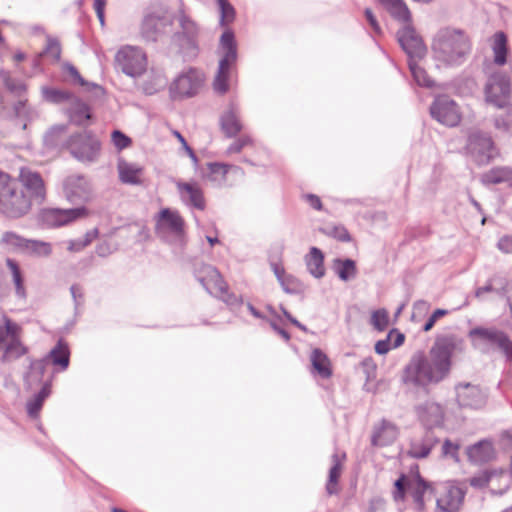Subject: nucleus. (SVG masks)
I'll use <instances>...</instances> for the list:
<instances>
[{"label":"nucleus","mask_w":512,"mask_h":512,"mask_svg":"<svg viewBox=\"0 0 512 512\" xmlns=\"http://www.w3.org/2000/svg\"><path fill=\"white\" fill-rule=\"evenodd\" d=\"M463 350L464 341L458 336H438L429 351V356L423 352L413 354L403 371V382L423 387L441 382L450 372L453 355Z\"/></svg>","instance_id":"obj_1"},{"label":"nucleus","mask_w":512,"mask_h":512,"mask_svg":"<svg viewBox=\"0 0 512 512\" xmlns=\"http://www.w3.org/2000/svg\"><path fill=\"white\" fill-rule=\"evenodd\" d=\"M431 48L433 58L438 65L458 67L467 60L472 44L464 30L443 27L434 35Z\"/></svg>","instance_id":"obj_2"},{"label":"nucleus","mask_w":512,"mask_h":512,"mask_svg":"<svg viewBox=\"0 0 512 512\" xmlns=\"http://www.w3.org/2000/svg\"><path fill=\"white\" fill-rule=\"evenodd\" d=\"M31 204L17 179L0 171V213L9 218H19L28 213Z\"/></svg>","instance_id":"obj_3"},{"label":"nucleus","mask_w":512,"mask_h":512,"mask_svg":"<svg viewBox=\"0 0 512 512\" xmlns=\"http://www.w3.org/2000/svg\"><path fill=\"white\" fill-rule=\"evenodd\" d=\"M221 58L214 78L213 87L218 94H225L229 90V81L238 59L237 44L232 30H225L219 43Z\"/></svg>","instance_id":"obj_4"},{"label":"nucleus","mask_w":512,"mask_h":512,"mask_svg":"<svg viewBox=\"0 0 512 512\" xmlns=\"http://www.w3.org/2000/svg\"><path fill=\"white\" fill-rule=\"evenodd\" d=\"M155 234L177 248L186 244L185 221L177 210L163 208L155 216Z\"/></svg>","instance_id":"obj_5"},{"label":"nucleus","mask_w":512,"mask_h":512,"mask_svg":"<svg viewBox=\"0 0 512 512\" xmlns=\"http://www.w3.org/2000/svg\"><path fill=\"white\" fill-rule=\"evenodd\" d=\"M474 348L482 353H488L491 348L499 349L512 362V341L502 330L495 327H475L469 331Z\"/></svg>","instance_id":"obj_6"},{"label":"nucleus","mask_w":512,"mask_h":512,"mask_svg":"<svg viewBox=\"0 0 512 512\" xmlns=\"http://www.w3.org/2000/svg\"><path fill=\"white\" fill-rule=\"evenodd\" d=\"M196 277L209 294L220 298L227 305L234 306L241 302L235 294L229 293L227 283L215 267L204 265Z\"/></svg>","instance_id":"obj_7"},{"label":"nucleus","mask_w":512,"mask_h":512,"mask_svg":"<svg viewBox=\"0 0 512 512\" xmlns=\"http://www.w3.org/2000/svg\"><path fill=\"white\" fill-rule=\"evenodd\" d=\"M177 20L180 29L174 33L172 41L185 56L195 57L198 53V26L183 11L179 13Z\"/></svg>","instance_id":"obj_8"},{"label":"nucleus","mask_w":512,"mask_h":512,"mask_svg":"<svg viewBox=\"0 0 512 512\" xmlns=\"http://www.w3.org/2000/svg\"><path fill=\"white\" fill-rule=\"evenodd\" d=\"M117 69L131 78L140 77L147 69V57L144 51L135 46H124L115 55Z\"/></svg>","instance_id":"obj_9"},{"label":"nucleus","mask_w":512,"mask_h":512,"mask_svg":"<svg viewBox=\"0 0 512 512\" xmlns=\"http://www.w3.org/2000/svg\"><path fill=\"white\" fill-rule=\"evenodd\" d=\"M21 327L12 322L10 319L5 318L4 326H0V346L5 343L4 352L1 357L2 362H9L16 360L28 352L26 346L20 340Z\"/></svg>","instance_id":"obj_10"},{"label":"nucleus","mask_w":512,"mask_h":512,"mask_svg":"<svg viewBox=\"0 0 512 512\" xmlns=\"http://www.w3.org/2000/svg\"><path fill=\"white\" fill-rule=\"evenodd\" d=\"M466 151L478 165L488 164L497 153L491 136L481 131L472 132L468 136Z\"/></svg>","instance_id":"obj_11"},{"label":"nucleus","mask_w":512,"mask_h":512,"mask_svg":"<svg viewBox=\"0 0 512 512\" xmlns=\"http://www.w3.org/2000/svg\"><path fill=\"white\" fill-rule=\"evenodd\" d=\"M71 154L81 161L93 162L100 151V141L91 131H83L72 135L68 140Z\"/></svg>","instance_id":"obj_12"},{"label":"nucleus","mask_w":512,"mask_h":512,"mask_svg":"<svg viewBox=\"0 0 512 512\" xmlns=\"http://www.w3.org/2000/svg\"><path fill=\"white\" fill-rule=\"evenodd\" d=\"M510 95V78L502 72L493 73L485 85L486 101L497 108H502L509 102Z\"/></svg>","instance_id":"obj_13"},{"label":"nucleus","mask_w":512,"mask_h":512,"mask_svg":"<svg viewBox=\"0 0 512 512\" xmlns=\"http://www.w3.org/2000/svg\"><path fill=\"white\" fill-rule=\"evenodd\" d=\"M469 483L472 487L482 489L485 486H489L490 491L493 494L502 495L504 494L511 484L510 475L508 472L500 471H481L478 474L472 476L469 479Z\"/></svg>","instance_id":"obj_14"},{"label":"nucleus","mask_w":512,"mask_h":512,"mask_svg":"<svg viewBox=\"0 0 512 512\" xmlns=\"http://www.w3.org/2000/svg\"><path fill=\"white\" fill-rule=\"evenodd\" d=\"M430 114L437 122L455 127L461 120V113L456 102L446 95L438 96L430 106Z\"/></svg>","instance_id":"obj_15"},{"label":"nucleus","mask_w":512,"mask_h":512,"mask_svg":"<svg viewBox=\"0 0 512 512\" xmlns=\"http://www.w3.org/2000/svg\"><path fill=\"white\" fill-rule=\"evenodd\" d=\"M65 198L72 204L83 206L92 197V188L88 179L82 175L68 176L63 182Z\"/></svg>","instance_id":"obj_16"},{"label":"nucleus","mask_w":512,"mask_h":512,"mask_svg":"<svg viewBox=\"0 0 512 512\" xmlns=\"http://www.w3.org/2000/svg\"><path fill=\"white\" fill-rule=\"evenodd\" d=\"M88 215L89 211L85 206L70 209L52 208L43 211L42 220L49 226L60 227L85 218Z\"/></svg>","instance_id":"obj_17"},{"label":"nucleus","mask_w":512,"mask_h":512,"mask_svg":"<svg viewBox=\"0 0 512 512\" xmlns=\"http://www.w3.org/2000/svg\"><path fill=\"white\" fill-rule=\"evenodd\" d=\"M203 75L197 69L190 68L180 74L171 86V92L180 97H192L201 88Z\"/></svg>","instance_id":"obj_18"},{"label":"nucleus","mask_w":512,"mask_h":512,"mask_svg":"<svg viewBox=\"0 0 512 512\" xmlns=\"http://www.w3.org/2000/svg\"><path fill=\"white\" fill-rule=\"evenodd\" d=\"M398 42L407 54L408 60L421 59L425 56L427 48L416 31L411 27H404L397 33Z\"/></svg>","instance_id":"obj_19"},{"label":"nucleus","mask_w":512,"mask_h":512,"mask_svg":"<svg viewBox=\"0 0 512 512\" xmlns=\"http://www.w3.org/2000/svg\"><path fill=\"white\" fill-rule=\"evenodd\" d=\"M20 187L28 191V197L32 201L42 203L46 196L44 181L38 172H34L29 168H21L19 173Z\"/></svg>","instance_id":"obj_20"},{"label":"nucleus","mask_w":512,"mask_h":512,"mask_svg":"<svg viewBox=\"0 0 512 512\" xmlns=\"http://www.w3.org/2000/svg\"><path fill=\"white\" fill-rule=\"evenodd\" d=\"M440 442L434 430L426 429L422 434L411 438L408 455L414 459L427 458L431 450Z\"/></svg>","instance_id":"obj_21"},{"label":"nucleus","mask_w":512,"mask_h":512,"mask_svg":"<svg viewBox=\"0 0 512 512\" xmlns=\"http://www.w3.org/2000/svg\"><path fill=\"white\" fill-rule=\"evenodd\" d=\"M457 402L460 407L479 409L486 403V394L477 385L470 383L456 386Z\"/></svg>","instance_id":"obj_22"},{"label":"nucleus","mask_w":512,"mask_h":512,"mask_svg":"<svg viewBox=\"0 0 512 512\" xmlns=\"http://www.w3.org/2000/svg\"><path fill=\"white\" fill-rule=\"evenodd\" d=\"M465 492L453 485H445L437 498V508L442 512H458L463 503Z\"/></svg>","instance_id":"obj_23"},{"label":"nucleus","mask_w":512,"mask_h":512,"mask_svg":"<svg viewBox=\"0 0 512 512\" xmlns=\"http://www.w3.org/2000/svg\"><path fill=\"white\" fill-rule=\"evenodd\" d=\"M417 415L426 429L433 430L443 424V408L435 402H425L417 407Z\"/></svg>","instance_id":"obj_24"},{"label":"nucleus","mask_w":512,"mask_h":512,"mask_svg":"<svg viewBox=\"0 0 512 512\" xmlns=\"http://www.w3.org/2000/svg\"><path fill=\"white\" fill-rule=\"evenodd\" d=\"M171 23V19L166 16L149 14L142 22L141 33L146 40L154 42L165 32V27Z\"/></svg>","instance_id":"obj_25"},{"label":"nucleus","mask_w":512,"mask_h":512,"mask_svg":"<svg viewBox=\"0 0 512 512\" xmlns=\"http://www.w3.org/2000/svg\"><path fill=\"white\" fill-rule=\"evenodd\" d=\"M177 189L181 200L187 206L204 210L206 203L202 189L196 183L178 182Z\"/></svg>","instance_id":"obj_26"},{"label":"nucleus","mask_w":512,"mask_h":512,"mask_svg":"<svg viewBox=\"0 0 512 512\" xmlns=\"http://www.w3.org/2000/svg\"><path fill=\"white\" fill-rule=\"evenodd\" d=\"M397 436V427L387 420H382L379 425L374 427L371 443L374 446H387L392 444Z\"/></svg>","instance_id":"obj_27"},{"label":"nucleus","mask_w":512,"mask_h":512,"mask_svg":"<svg viewBox=\"0 0 512 512\" xmlns=\"http://www.w3.org/2000/svg\"><path fill=\"white\" fill-rule=\"evenodd\" d=\"M220 124L223 132L229 138L236 136L242 129L237 106L231 103L222 114Z\"/></svg>","instance_id":"obj_28"},{"label":"nucleus","mask_w":512,"mask_h":512,"mask_svg":"<svg viewBox=\"0 0 512 512\" xmlns=\"http://www.w3.org/2000/svg\"><path fill=\"white\" fill-rule=\"evenodd\" d=\"M345 458V453H342V455H340L337 451L333 453L331 457L332 466L329 470L328 480L325 486L326 493L329 496L337 495L339 493L338 480L343 469L342 461Z\"/></svg>","instance_id":"obj_29"},{"label":"nucleus","mask_w":512,"mask_h":512,"mask_svg":"<svg viewBox=\"0 0 512 512\" xmlns=\"http://www.w3.org/2000/svg\"><path fill=\"white\" fill-rule=\"evenodd\" d=\"M67 114L70 121L78 126H86L91 119L88 105L76 96L70 101Z\"/></svg>","instance_id":"obj_30"},{"label":"nucleus","mask_w":512,"mask_h":512,"mask_svg":"<svg viewBox=\"0 0 512 512\" xmlns=\"http://www.w3.org/2000/svg\"><path fill=\"white\" fill-rule=\"evenodd\" d=\"M467 456L473 463H485L493 458L494 449L489 441H479L467 448Z\"/></svg>","instance_id":"obj_31"},{"label":"nucleus","mask_w":512,"mask_h":512,"mask_svg":"<svg viewBox=\"0 0 512 512\" xmlns=\"http://www.w3.org/2000/svg\"><path fill=\"white\" fill-rule=\"evenodd\" d=\"M305 264L308 272L316 279H321L325 275L324 254L317 247H311L309 253L305 256Z\"/></svg>","instance_id":"obj_32"},{"label":"nucleus","mask_w":512,"mask_h":512,"mask_svg":"<svg viewBox=\"0 0 512 512\" xmlns=\"http://www.w3.org/2000/svg\"><path fill=\"white\" fill-rule=\"evenodd\" d=\"M45 358H47L48 363L51 362L54 366H59L61 370L67 369L70 361V351L67 343L60 339Z\"/></svg>","instance_id":"obj_33"},{"label":"nucleus","mask_w":512,"mask_h":512,"mask_svg":"<svg viewBox=\"0 0 512 512\" xmlns=\"http://www.w3.org/2000/svg\"><path fill=\"white\" fill-rule=\"evenodd\" d=\"M118 172L121 182L131 185L141 184L140 176L142 175L143 169L139 165L120 161L118 163Z\"/></svg>","instance_id":"obj_34"},{"label":"nucleus","mask_w":512,"mask_h":512,"mask_svg":"<svg viewBox=\"0 0 512 512\" xmlns=\"http://www.w3.org/2000/svg\"><path fill=\"white\" fill-rule=\"evenodd\" d=\"M333 270L340 280L347 282L357 275L356 262L353 259L336 258L333 261Z\"/></svg>","instance_id":"obj_35"},{"label":"nucleus","mask_w":512,"mask_h":512,"mask_svg":"<svg viewBox=\"0 0 512 512\" xmlns=\"http://www.w3.org/2000/svg\"><path fill=\"white\" fill-rule=\"evenodd\" d=\"M310 361L313 369L317 372V374L326 379L332 375V370L330 368V361L327 355L319 348H315L312 350L310 355Z\"/></svg>","instance_id":"obj_36"},{"label":"nucleus","mask_w":512,"mask_h":512,"mask_svg":"<svg viewBox=\"0 0 512 512\" xmlns=\"http://www.w3.org/2000/svg\"><path fill=\"white\" fill-rule=\"evenodd\" d=\"M51 393V385L45 382L38 393L27 401L26 409L31 418H37L40 410L42 409L44 401Z\"/></svg>","instance_id":"obj_37"},{"label":"nucleus","mask_w":512,"mask_h":512,"mask_svg":"<svg viewBox=\"0 0 512 512\" xmlns=\"http://www.w3.org/2000/svg\"><path fill=\"white\" fill-rule=\"evenodd\" d=\"M63 69L64 71H66L73 79L75 82H77L80 86L82 87H85L87 91H90V92H93L94 93V96L97 97V98H100L102 96H104L105 94V90L102 86L96 84V83H93V82H88L86 81L81 75L80 73L78 72L77 68L70 64V63H65L63 65Z\"/></svg>","instance_id":"obj_38"},{"label":"nucleus","mask_w":512,"mask_h":512,"mask_svg":"<svg viewBox=\"0 0 512 512\" xmlns=\"http://www.w3.org/2000/svg\"><path fill=\"white\" fill-rule=\"evenodd\" d=\"M207 166L209 172L206 175V178L217 187H220L225 183L226 175L229 169L233 167L231 165L218 162L208 163Z\"/></svg>","instance_id":"obj_39"},{"label":"nucleus","mask_w":512,"mask_h":512,"mask_svg":"<svg viewBox=\"0 0 512 512\" xmlns=\"http://www.w3.org/2000/svg\"><path fill=\"white\" fill-rule=\"evenodd\" d=\"M41 92L43 99L52 104L70 103L74 97V95L67 90L46 86L41 88Z\"/></svg>","instance_id":"obj_40"},{"label":"nucleus","mask_w":512,"mask_h":512,"mask_svg":"<svg viewBox=\"0 0 512 512\" xmlns=\"http://www.w3.org/2000/svg\"><path fill=\"white\" fill-rule=\"evenodd\" d=\"M494 63L504 65L507 61V37L503 32H497L493 43Z\"/></svg>","instance_id":"obj_41"},{"label":"nucleus","mask_w":512,"mask_h":512,"mask_svg":"<svg viewBox=\"0 0 512 512\" xmlns=\"http://www.w3.org/2000/svg\"><path fill=\"white\" fill-rule=\"evenodd\" d=\"M24 252L35 257H49L52 254V245L45 241L27 239Z\"/></svg>","instance_id":"obj_42"},{"label":"nucleus","mask_w":512,"mask_h":512,"mask_svg":"<svg viewBox=\"0 0 512 512\" xmlns=\"http://www.w3.org/2000/svg\"><path fill=\"white\" fill-rule=\"evenodd\" d=\"M6 265L10 269V271L12 273V279H13V282H14V285H15L16 295L19 298H25L26 297V290H25V287H24L23 276H22V273H21V270H20V267H19L18 263L15 260L11 259V258H7L6 259Z\"/></svg>","instance_id":"obj_43"},{"label":"nucleus","mask_w":512,"mask_h":512,"mask_svg":"<svg viewBox=\"0 0 512 512\" xmlns=\"http://www.w3.org/2000/svg\"><path fill=\"white\" fill-rule=\"evenodd\" d=\"M512 180V168L496 167L485 174V181L490 184H500Z\"/></svg>","instance_id":"obj_44"},{"label":"nucleus","mask_w":512,"mask_h":512,"mask_svg":"<svg viewBox=\"0 0 512 512\" xmlns=\"http://www.w3.org/2000/svg\"><path fill=\"white\" fill-rule=\"evenodd\" d=\"M408 66L415 82L423 87L431 88L434 85L433 80L428 76L427 72L418 65L416 60H408Z\"/></svg>","instance_id":"obj_45"},{"label":"nucleus","mask_w":512,"mask_h":512,"mask_svg":"<svg viewBox=\"0 0 512 512\" xmlns=\"http://www.w3.org/2000/svg\"><path fill=\"white\" fill-rule=\"evenodd\" d=\"M390 15L403 23H407L411 20V14L403 0H397L386 7Z\"/></svg>","instance_id":"obj_46"},{"label":"nucleus","mask_w":512,"mask_h":512,"mask_svg":"<svg viewBox=\"0 0 512 512\" xmlns=\"http://www.w3.org/2000/svg\"><path fill=\"white\" fill-rule=\"evenodd\" d=\"M27 239L17 235L14 232H5L1 238V244L8 249H17L24 251Z\"/></svg>","instance_id":"obj_47"},{"label":"nucleus","mask_w":512,"mask_h":512,"mask_svg":"<svg viewBox=\"0 0 512 512\" xmlns=\"http://www.w3.org/2000/svg\"><path fill=\"white\" fill-rule=\"evenodd\" d=\"M220 10V25L222 27L232 23L235 19V9L228 0H216Z\"/></svg>","instance_id":"obj_48"},{"label":"nucleus","mask_w":512,"mask_h":512,"mask_svg":"<svg viewBox=\"0 0 512 512\" xmlns=\"http://www.w3.org/2000/svg\"><path fill=\"white\" fill-rule=\"evenodd\" d=\"M279 284L285 293L291 295L300 294L304 289L303 284L290 274H287L283 279H280Z\"/></svg>","instance_id":"obj_49"},{"label":"nucleus","mask_w":512,"mask_h":512,"mask_svg":"<svg viewBox=\"0 0 512 512\" xmlns=\"http://www.w3.org/2000/svg\"><path fill=\"white\" fill-rule=\"evenodd\" d=\"M494 126L497 130L512 135V106L506 113L494 119Z\"/></svg>","instance_id":"obj_50"},{"label":"nucleus","mask_w":512,"mask_h":512,"mask_svg":"<svg viewBox=\"0 0 512 512\" xmlns=\"http://www.w3.org/2000/svg\"><path fill=\"white\" fill-rule=\"evenodd\" d=\"M429 489V484L425 482L423 479H418L415 484V487L412 491V498L416 503L418 509H423L424 507V494Z\"/></svg>","instance_id":"obj_51"},{"label":"nucleus","mask_w":512,"mask_h":512,"mask_svg":"<svg viewBox=\"0 0 512 512\" xmlns=\"http://www.w3.org/2000/svg\"><path fill=\"white\" fill-rule=\"evenodd\" d=\"M47 365L48 361L45 357L38 360H31L28 376L35 378V380L39 382L42 381Z\"/></svg>","instance_id":"obj_52"},{"label":"nucleus","mask_w":512,"mask_h":512,"mask_svg":"<svg viewBox=\"0 0 512 512\" xmlns=\"http://www.w3.org/2000/svg\"><path fill=\"white\" fill-rule=\"evenodd\" d=\"M371 324L378 331L386 330L389 324L388 313L385 309H379L372 313Z\"/></svg>","instance_id":"obj_53"},{"label":"nucleus","mask_w":512,"mask_h":512,"mask_svg":"<svg viewBox=\"0 0 512 512\" xmlns=\"http://www.w3.org/2000/svg\"><path fill=\"white\" fill-rule=\"evenodd\" d=\"M42 53L43 55L51 56L55 61H59L61 57V46L58 40L48 36L47 45Z\"/></svg>","instance_id":"obj_54"},{"label":"nucleus","mask_w":512,"mask_h":512,"mask_svg":"<svg viewBox=\"0 0 512 512\" xmlns=\"http://www.w3.org/2000/svg\"><path fill=\"white\" fill-rule=\"evenodd\" d=\"M4 84L10 92L17 96H21L26 90V86L21 80L9 76L4 78Z\"/></svg>","instance_id":"obj_55"},{"label":"nucleus","mask_w":512,"mask_h":512,"mask_svg":"<svg viewBox=\"0 0 512 512\" xmlns=\"http://www.w3.org/2000/svg\"><path fill=\"white\" fill-rule=\"evenodd\" d=\"M165 85L164 79L157 75L151 82H145L142 86V90L146 95H153Z\"/></svg>","instance_id":"obj_56"},{"label":"nucleus","mask_w":512,"mask_h":512,"mask_svg":"<svg viewBox=\"0 0 512 512\" xmlns=\"http://www.w3.org/2000/svg\"><path fill=\"white\" fill-rule=\"evenodd\" d=\"M361 367L366 375L367 381H372L376 378L377 365L372 357H366L361 361Z\"/></svg>","instance_id":"obj_57"},{"label":"nucleus","mask_w":512,"mask_h":512,"mask_svg":"<svg viewBox=\"0 0 512 512\" xmlns=\"http://www.w3.org/2000/svg\"><path fill=\"white\" fill-rule=\"evenodd\" d=\"M111 137L114 146L119 150L125 149L131 144V139L120 130H114Z\"/></svg>","instance_id":"obj_58"},{"label":"nucleus","mask_w":512,"mask_h":512,"mask_svg":"<svg viewBox=\"0 0 512 512\" xmlns=\"http://www.w3.org/2000/svg\"><path fill=\"white\" fill-rule=\"evenodd\" d=\"M459 447L460 446L458 444H455V443L451 442L450 440L446 439L442 445V456L443 457H451L455 461L458 462L459 461V456H458Z\"/></svg>","instance_id":"obj_59"},{"label":"nucleus","mask_w":512,"mask_h":512,"mask_svg":"<svg viewBox=\"0 0 512 512\" xmlns=\"http://www.w3.org/2000/svg\"><path fill=\"white\" fill-rule=\"evenodd\" d=\"M494 287V293L498 295H504L508 289L509 281L506 277L495 275L490 278Z\"/></svg>","instance_id":"obj_60"},{"label":"nucleus","mask_w":512,"mask_h":512,"mask_svg":"<svg viewBox=\"0 0 512 512\" xmlns=\"http://www.w3.org/2000/svg\"><path fill=\"white\" fill-rule=\"evenodd\" d=\"M328 234L341 242H349L351 240L348 230L342 225L331 227Z\"/></svg>","instance_id":"obj_61"},{"label":"nucleus","mask_w":512,"mask_h":512,"mask_svg":"<svg viewBox=\"0 0 512 512\" xmlns=\"http://www.w3.org/2000/svg\"><path fill=\"white\" fill-rule=\"evenodd\" d=\"M70 293L74 302L75 310L77 311L84 303L83 289L79 284H73L70 287Z\"/></svg>","instance_id":"obj_62"},{"label":"nucleus","mask_w":512,"mask_h":512,"mask_svg":"<svg viewBox=\"0 0 512 512\" xmlns=\"http://www.w3.org/2000/svg\"><path fill=\"white\" fill-rule=\"evenodd\" d=\"M252 140L249 136H243L235 140L227 149V153H239L244 147L250 145Z\"/></svg>","instance_id":"obj_63"},{"label":"nucleus","mask_w":512,"mask_h":512,"mask_svg":"<svg viewBox=\"0 0 512 512\" xmlns=\"http://www.w3.org/2000/svg\"><path fill=\"white\" fill-rule=\"evenodd\" d=\"M447 314H448V310H445V309H436V310L432 313V315L428 318V320L426 321V323L424 324V326H423V330H424L425 332L430 331V330L433 328V326L435 325L436 321H437L439 318H441V317H443V316H445V315H447Z\"/></svg>","instance_id":"obj_64"}]
</instances>
